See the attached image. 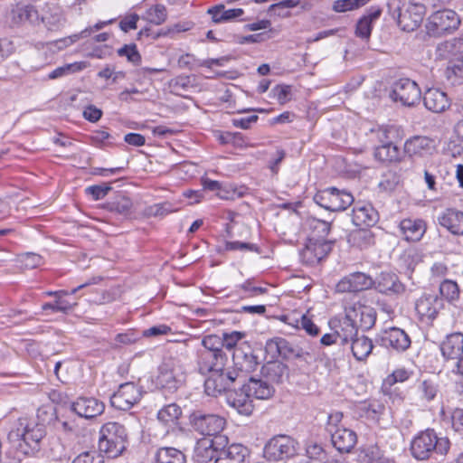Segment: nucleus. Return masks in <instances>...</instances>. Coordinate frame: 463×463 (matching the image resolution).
<instances>
[{
	"label": "nucleus",
	"mask_w": 463,
	"mask_h": 463,
	"mask_svg": "<svg viewBox=\"0 0 463 463\" xmlns=\"http://www.w3.org/2000/svg\"><path fill=\"white\" fill-rule=\"evenodd\" d=\"M46 436V427L33 419L19 418L7 435L10 443L25 455L33 456L41 449V441Z\"/></svg>",
	"instance_id": "nucleus-1"
},
{
	"label": "nucleus",
	"mask_w": 463,
	"mask_h": 463,
	"mask_svg": "<svg viewBox=\"0 0 463 463\" xmlns=\"http://www.w3.org/2000/svg\"><path fill=\"white\" fill-rule=\"evenodd\" d=\"M450 440L448 437H439L433 429L420 431L411 440L410 450L417 460H428L433 457H445L450 449Z\"/></svg>",
	"instance_id": "nucleus-2"
},
{
	"label": "nucleus",
	"mask_w": 463,
	"mask_h": 463,
	"mask_svg": "<svg viewBox=\"0 0 463 463\" xmlns=\"http://www.w3.org/2000/svg\"><path fill=\"white\" fill-rule=\"evenodd\" d=\"M128 437L126 428L115 421L105 423L99 431V449L109 458L120 456L127 449Z\"/></svg>",
	"instance_id": "nucleus-3"
},
{
	"label": "nucleus",
	"mask_w": 463,
	"mask_h": 463,
	"mask_svg": "<svg viewBox=\"0 0 463 463\" xmlns=\"http://www.w3.org/2000/svg\"><path fill=\"white\" fill-rule=\"evenodd\" d=\"M392 14H396L398 26L405 32H413L420 27L426 14L423 4L415 0H394Z\"/></svg>",
	"instance_id": "nucleus-4"
},
{
	"label": "nucleus",
	"mask_w": 463,
	"mask_h": 463,
	"mask_svg": "<svg viewBox=\"0 0 463 463\" xmlns=\"http://www.w3.org/2000/svg\"><path fill=\"white\" fill-rule=\"evenodd\" d=\"M185 381L184 365L175 358H166L158 368L156 384L169 391L177 390Z\"/></svg>",
	"instance_id": "nucleus-5"
},
{
	"label": "nucleus",
	"mask_w": 463,
	"mask_h": 463,
	"mask_svg": "<svg viewBox=\"0 0 463 463\" xmlns=\"http://www.w3.org/2000/svg\"><path fill=\"white\" fill-rule=\"evenodd\" d=\"M460 24L457 13L451 9L439 10L431 14L426 23L427 33L439 37L456 30Z\"/></svg>",
	"instance_id": "nucleus-6"
},
{
	"label": "nucleus",
	"mask_w": 463,
	"mask_h": 463,
	"mask_svg": "<svg viewBox=\"0 0 463 463\" xmlns=\"http://www.w3.org/2000/svg\"><path fill=\"white\" fill-rule=\"evenodd\" d=\"M297 442L288 435H277L264 446L263 456L269 461H281L294 457Z\"/></svg>",
	"instance_id": "nucleus-7"
},
{
	"label": "nucleus",
	"mask_w": 463,
	"mask_h": 463,
	"mask_svg": "<svg viewBox=\"0 0 463 463\" xmlns=\"http://www.w3.org/2000/svg\"><path fill=\"white\" fill-rule=\"evenodd\" d=\"M314 201L319 206L332 211H344L354 203L353 195L345 191L338 190L335 187H329L317 192L314 196Z\"/></svg>",
	"instance_id": "nucleus-8"
},
{
	"label": "nucleus",
	"mask_w": 463,
	"mask_h": 463,
	"mask_svg": "<svg viewBox=\"0 0 463 463\" xmlns=\"http://www.w3.org/2000/svg\"><path fill=\"white\" fill-rule=\"evenodd\" d=\"M190 423L196 431L207 436L206 438H211L223 430L226 420L219 415L196 411L190 415Z\"/></svg>",
	"instance_id": "nucleus-9"
},
{
	"label": "nucleus",
	"mask_w": 463,
	"mask_h": 463,
	"mask_svg": "<svg viewBox=\"0 0 463 463\" xmlns=\"http://www.w3.org/2000/svg\"><path fill=\"white\" fill-rule=\"evenodd\" d=\"M142 390L132 382L121 383L110 396V405L119 411H128L142 398Z\"/></svg>",
	"instance_id": "nucleus-10"
},
{
	"label": "nucleus",
	"mask_w": 463,
	"mask_h": 463,
	"mask_svg": "<svg viewBox=\"0 0 463 463\" xmlns=\"http://www.w3.org/2000/svg\"><path fill=\"white\" fill-rule=\"evenodd\" d=\"M390 97L394 101H400L403 106L413 107L421 98V91L418 84L410 79H400L392 87Z\"/></svg>",
	"instance_id": "nucleus-11"
},
{
	"label": "nucleus",
	"mask_w": 463,
	"mask_h": 463,
	"mask_svg": "<svg viewBox=\"0 0 463 463\" xmlns=\"http://www.w3.org/2000/svg\"><path fill=\"white\" fill-rule=\"evenodd\" d=\"M335 240H318L307 238L305 248L301 251V258L308 265L319 263L332 250Z\"/></svg>",
	"instance_id": "nucleus-12"
},
{
	"label": "nucleus",
	"mask_w": 463,
	"mask_h": 463,
	"mask_svg": "<svg viewBox=\"0 0 463 463\" xmlns=\"http://www.w3.org/2000/svg\"><path fill=\"white\" fill-rule=\"evenodd\" d=\"M241 375L235 371L222 370L220 372H213L204 381L205 392L216 397L223 392L228 391L231 386L237 381Z\"/></svg>",
	"instance_id": "nucleus-13"
},
{
	"label": "nucleus",
	"mask_w": 463,
	"mask_h": 463,
	"mask_svg": "<svg viewBox=\"0 0 463 463\" xmlns=\"http://www.w3.org/2000/svg\"><path fill=\"white\" fill-rule=\"evenodd\" d=\"M444 302L441 298L434 294H424L417 299L415 311L423 323H431L443 308Z\"/></svg>",
	"instance_id": "nucleus-14"
},
{
	"label": "nucleus",
	"mask_w": 463,
	"mask_h": 463,
	"mask_svg": "<svg viewBox=\"0 0 463 463\" xmlns=\"http://www.w3.org/2000/svg\"><path fill=\"white\" fill-rule=\"evenodd\" d=\"M233 367L236 373H250L255 371L260 364L258 356L248 344L235 348L232 354Z\"/></svg>",
	"instance_id": "nucleus-15"
},
{
	"label": "nucleus",
	"mask_w": 463,
	"mask_h": 463,
	"mask_svg": "<svg viewBox=\"0 0 463 463\" xmlns=\"http://www.w3.org/2000/svg\"><path fill=\"white\" fill-rule=\"evenodd\" d=\"M266 351L273 356L278 354L288 360L309 355L308 352L282 337L269 340L266 344Z\"/></svg>",
	"instance_id": "nucleus-16"
},
{
	"label": "nucleus",
	"mask_w": 463,
	"mask_h": 463,
	"mask_svg": "<svg viewBox=\"0 0 463 463\" xmlns=\"http://www.w3.org/2000/svg\"><path fill=\"white\" fill-rule=\"evenodd\" d=\"M435 150V141L426 136H413L403 146V152L409 157H424L432 155Z\"/></svg>",
	"instance_id": "nucleus-17"
},
{
	"label": "nucleus",
	"mask_w": 463,
	"mask_h": 463,
	"mask_svg": "<svg viewBox=\"0 0 463 463\" xmlns=\"http://www.w3.org/2000/svg\"><path fill=\"white\" fill-rule=\"evenodd\" d=\"M228 357L226 354L210 353L207 351L197 352V370L206 375L213 372L224 370Z\"/></svg>",
	"instance_id": "nucleus-18"
},
{
	"label": "nucleus",
	"mask_w": 463,
	"mask_h": 463,
	"mask_svg": "<svg viewBox=\"0 0 463 463\" xmlns=\"http://www.w3.org/2000/svg\"><path fill=\"white\" fill-rule=\"evenodd\" d=\"M380 345L385 348L392 349L396 352L406 351L411 344L408 334L398 327H391L385 330L379 338Z\"/></svg>",
	"instance_id": "nucleus-19"
},
{
	"label": "nucleus",
	"mask_w": 463,
	"mask_h": 463,
	"mask_svg": "<svg viewBox=\"0 0 463 463\" xmlns=\"http://www.w3.org/2000/svg\"><path fill=\"white\" fill-rule=\"evenodd\" d=\"M349 319L355 322L358 329L366 331L371 329L376 321L375 310L366 305L355 303L353 306L347 307Z\"/></svg>",
	"instance_id": "nucleus-20"
},
{
	"label": "nucleus",
	"mask_w": 463,
	"mask_h": 463,
	"mask_svg": "<svg viewBox=\"0 0 463 463\" xmlns=\"http://www.w3.org/2000/svg\"><path fill=\"white\" fill-rule=\"evenodd\" d=\"M373 285V279L363 272H354L343 278L335 286L340 293L358 292L369 289Z\"/></svg>",
	"instance_id": "nucleus-21"
},
{
	"label": "nucleus",
	"mask_w": 463,
	"mask_h": 463,
	"mask_svg": "<svg viewBox=\"0 0 463 463\" xmlns=\"http://www.w3.org/2000/svg\"><path fill=\"white\" fill-rule=\"evenodd\" d=\"M374 288L385 295H400L404 292L405 287L400 281L398 276L392 272H381L380 275L373 279Z\"/></svg>",
	"instance_id": "nucleus-22"
},
{
	"label": "nucleus",
	"mask_w": 463,
	"mask_h": 463,
	"mask_svg": "<svg viewBox=\"0 0 463 463\" xmlns=\"http://www.w3.org/2000/svg\"><path fill=\"white\" fill-rule=\"evenodd\" d=\"M71 409L79 416L90 419L100 415L104 411L105 405L93 397H80L72 402Z\"/></svg>",
	"instance_id": "nucleus-23"
},
{
	"label": "nucleus",
	"mask_w": 463,
	"mask_h": 463,
	"mask_svg": "<svg viewBox=\"0 0 463 463\" xmlns=\"http://www.w3.org/2000/svg\"><path fill=\"white\" fill-rule=\"evenodd\" d=\"M439 349L445 361L458 360L463 354V334H449L440 343Z\"/></svg>",
	"instance_id": "nucleus-24"
},
{
	"label": "nucleus",
	"mask_w": 463,
	"mask_h": 463,
	"mask_svg": "<svg viewBox=\"0 0 463 463\" xmlns=\"http://www.w3.org/2000/svg\"><path fill=\"white\" fill-rule=\"evenodd\" d=\"M262 378H265L272 385L284 383L289 376V369L284 363L274 360L264 364L260 370Z\"/></svg>",
	"instance_id": "nucleus-25"
},
{
	"label": "nucleus",
	"mask_w": 463,
	"mask_h": 463,
	"mask_svg": "<svg viewBox=\"0 0 463 463\" xmlns=\"http://www.w3.org/2000/svg\"><path fill=\"white\" fill-rule=\"evenodd\" d=\"M378 220V212L369 203H357L352 211V222L355 226L372 227Z\"/></svg>",
	"instance_id": "nucleus-26"
},
{
	"label": "nucleus",
	"mask_w": 463,
	"mask_h": 463,
	"mask_svg": "<svg viewBox=\"0 0 463 463\" xmlns=\"http://www.w3.org/2000/svg\"><path fill=\"white\" fill-rule=\"evenodd\" d=\"M248 457L250 450L247 447L233 443L219 450L214 463H245Z\"/></svg>",
	"instance_id": "nucleus-27"
},
{
	"label": "nucleus",
	"mask_w": 463,
	"mask_h": 463,
	"mask_svg": "<svg viewBox=\"0 0 463 463\" xmlns=\"http://www.w3.org/2000/svg\"><path fill=\"white\" fill-rule=\"evenodd\" d=\"M252 396L244 391V384L239 391L231 392L227 395L228 404L234 408L240 414L249 416L252 413L254 406Z\"/></svg>",
	"instance_id": "nucleus-28"
},
{
	"label": "nucleus",
	"mask_w": 463,
	"mask_h": 463,
	"mask_svg": "<svg viewBox=\"0 0 463 463\" xmlns=\"http://www.w3.org/2000/svg\"><path fill=\"white\" fill-rule=\"evenodd\" d=\"M425 108L434 113H442L450 106L447 94L439 89H429L423 96Z\"/></svg>",
	"instance_id": "nucleus-29"
},
{
	"label": "nucleus",
	"mask_w": 463,
	"mask_h": 463,
	"mask_svg": "<svg viewBox=\"0 0 463 463\" xmlns=\"http://www.w3.org/2000/svg\"><path fill=\"white\" fill-rule=\"evenodd\" d=\"M438 222L454 235H463V212L447 209L439 217Z\"/></svg>",
	"instance_id": "nucleus-30"
},
{
	"label": "nucleus",
	"mask_w": 463,
	"mask_h": 463,
	"mask_svg": "<svg viewBox=\"0 0 463 463\" xmlns=\"http://www.w3.org/2000/svg\"><path fill=\"white\" fill-rule=\"evenodd\" d=\"M244 391L258 400H268L275 393L274 386L262 377H250L248 383H244Z\"/></svg>",
	"instance_id": "nucleus-31"
},
{
	"label": "nucleus",
	"mask_w": 463,
	"mask_h": 463,
	"mask_svg": "<svg viewBox=\"0 0 463 463\" xmlns=\"http://www.w3.org/2000/svg\"><path fill=\"white\" fill-rule=\"evenodd\" d=\"M330 436L333 446L341 453L350 452L357 443L356 433L347 428L335 430Z\"/></svg>",
	"instance_id": "nucleus-32"
},
{
	"label": "nucleus",
	"mask_w": 463,
	"mask_h": 463,
	"mask_svg": "<svg viewBox=\"0 0 463 463\" xmlns=\"http://www.w3.org/2000/svg\"><path fill=\"white\" fill-rule=\"evenodd\" d=\"M399 227L408 241H419L427 230L426 222L421 219H403Z\"/></svg>",
	"instance_id": "nucleus-33"
},
{
	"label": "nucleus",
	"mask_w": 463,
	"mask_h": 463,
	"mask_svg": "<svg viewBox=\"0 0 463 463\" xmlns=\"http://www.w3.org/2000/svg\"><path fill=\"white\" fill-rule=\"evenodd\" d=\"M458 45L463 52V40H459ZM444 74L448 82L451 85H458L463 82V53L451 58L448 61Z\"/></svg>",
	"instance_id": "nucleus-34"
},
{
	"label": "nucleus",
	"mask_w": 463,
	"mask_h": 463,
	"mask_svg": "<svg viewBox=\"0 0 463 463\" xmlns=\"http://www.w3.org/2000/svg\"><path fill=\"white\" fill-rule=\"evenodd\" d=\"M381 14L382 9L379 6H371L367 9L366 14L361 17L356 24V36L362 39H369L373 29V23L375 22Z\"/></svg>",
	"instance_id": "nucleus-35"
},
{
	"label": "nucleus",
	"mask_w": 463,
	"mask_h": 463,
	"mask_svg": "<svg viewBox=\"0 0 463 463\" xmlns=\"http://www.w3.org/2000/svg\"><path fill=\"white\" fill-rule=\"evenodd\" d=\"M207 14L211 15L213 23L222 24L241 17L244 11L241 8L225 9L223 5H216L208 8Z\"/></svg>",
	"instance_id": "nucleus-36"
},
{
	"label": "nucleus",
	"mask_w": 463,
	"mask_h": 463,
	"mask_svg": "<svg viewBox=\"0 0 463 463\" xmlns=\"http://www.w3.org/2000/svg\"><path fill=\"white\" fill-rule=\"evenodd\" d=\"M42 21L50 30H58L65 22L61 6L54 3L47 4L43 9Z\"/></svg>",
	"instance_id": "nucleus-37"
},
{
	"label": "nucleus",
	"mask_w": 463,
	"mask_h": 463,
	"mask_svg": "<svg viewBox=\"0 0 463 463\" xmlns=\"http://www.w3.org/2000/svg\"><path fill=\"white\" fill-rule=\"evenodd\" d=\"M373 156L377 161L386 165L400 163L402 160L400 148L393 143L376 146Z\"/></svg>",
	"instance_id": "nucleus-38"
},
{
	"label": "nucleus",
	"mask_w": 463,
	"mask_h": 463,
	"mask_svg": "<svg viewBox=\"0 0 463 463\" xmlns=\"http://www.w3.org/2000/svg\"><path fill=\"white\" fill-rule=\"evenodd\" d=\"M219 450L214 447V440L212 438L200 439L194 448V455L201 463L215 459Z\"/></svg>",
	"instance_id": "nucleus-39"
},
{
	"label": "nucleus",
	"mask_w": 463,
	"mask_h": 463,
	"mask_svg": "<svg viewBox=\"0 0 463 463\" xmlns=\"http://www.w3.org/2000/svg\"><path fill=\"white\" fill-rule=\"evenodd\" d=\"M345 317L339 321L338 329L335 330L339 334V344L345 345L352 341L358 335V327L353 319L348 317V310L345 308Z\"/></svg>",
	"instance_id": "nucleus-40"
},
{
	"label": "nucleus",
	"mask_w": 463,
	"mask_h": 463,
	"mask_svg": "<svg viewBox=\"0 0 463 463\" xmlns=\"http://www.w3.org/2000/svg\"><path fill=\"white\" fill-rule=\"evenodd\" d=\"M351 342L353 355L358 361L366 359L373 351V345L372 340L364 335H357Z\"/></svg>",
	"instance_id": "nucleus-41"
},
{
	"label": "nucleus",
	"mask_w": 463,
	"mask_h": 463,
	"mask_svg": "<svg viewBox=\"0 0 463 463\" xmlns=\"http://www.w3.org/2000/svg\"><path fill=\"white\" fill-rule=\"evenodd\" d=\"M347 241L353 247L364 249L374 243V236L370 230L361 228L351 232L348 234Z\"/></svg>",
	"instance_id": "nucleus-42"
},
{
	"label": "nucleus",
	"mask_w": 463,
	"mask_h": 463,
	"mask_svg": "<svg viewBox=\"0 0 463 463\" xmlns=\"http://www.w3.org/2000/svg\"><path fill=\"white\" fill-rule=\"evenodd\" d=\"M196 87V77L194 75H179L169 81L171 91L178 95H183L182 92L189 91Z\"/></svg>",
	"instance_id": "nucleus-43"
},
{
	"label": "nucleus",
	"mask_w": 463,
	"mask_h": 463,
	"mask_svg": "<svg viewBox=\"0 0 463 463\" xmlns=\"http://www.w3.org/2000/svg\"><path fill=\"white\" fill-rule=\"evenodd\" d=\"M13 19L16 23L35 24L39 21V14L33 5H27L17 6L13 10Z\"/></svg>",
	"instance_id": "nucleus-44"
},
{
	"label": "nucleus",
	"mask_w": 463,
	"mask_h": 463,
	"mask_svg": "<svg viewBox=\"0 0 463 463\" xmlns=\"http://www.w3.org/2000/svg\"><path fill=\"white\" fill-rule=\"evenodd\" d=\"M132 206L131 199L120 194L107 203L106 208L110 212L127 216L131 213Z\"/></svg>",
	"instance_id": "nucleus-45"
},
{
	"label": "nucleus",
	"mask_w": 463,
	"mask_h": 463,
	"mask_svg": "<svg viewBox=\"0 0 463 463\" xmlns=\"http://www.w3.org/2000/svg\"><path fill=\"white\" fill-rule=\"evenodd\" d=\"M157 463H185V457L175 448H160L156 454Z\"/></svg>",
	"instance_id": "nucleus-46"
},
{
	"label": "nucleus",
	"mask_w": 463,
	"mask_h": 463,
	"mask_svg": "<svg viewBox=\"0 0 463 463\" xmlns=\"http://www.w3.org/2000/svg\"><path fill=\"white\" fill-rule=\"evenodd\" d=\"M181 414V408L175 403H171L165 405L158 411L157 419L165 425H175L176 424Z\"/></svg>",
	"instance_id": "nucleus-47"
},
{
	"label": "nucleus",
	"mask_w": 463,
	"mask_h": 463,
	"mask_svg": "<svg viewBox=\"0 0 463 463\" xmlns=\"http://www.w3.org/2000/svg\"><path fill=\"white\" fill-rule=\"evenodd\" d=\"M310 234L308 238H317L318 240H327L326 237L330 232L331 224L328 222L312 218L308 220Z\"/></svg>",
	"instance_id": "nucleus-48"
},
{
	"label": "nucleus",
	"mask_w": 463,
	"mask_h": 463,
	"mask_svg": "<svg viewBox=\"0 0 463 463\" xmlns=\"http://www.w3.org/2000/svg\"><path fill=\"white\" fill-rule=\"evenodd\" d=\"M359 410L362 416L373 420H378L383 413L385 407L378 401H368L362 402Z\"/></svg>",
	"instance_id": "nucleus-49"
},
{
	"label": "nucleus",
	"mask_w": 463,
	"mask_h": 463,
	"mask_svg": "<svg viewBox=\"0 0 463 463\" xmlns=\"http://www.w3.org/2000/svg\"><path fill=\"white\" fill-rule=\"evenodd\" d=\"M176 209L173 208V205L169 202H164L161 203H156L147 206L143 211L145 217H164L171 213L175 212Z\"/></svg>",
	"instance_id": "nucleus-50"
},
{
	"label": "nucleus",
	"mask_w": 463,
	"mask_h": 463,
	"mask_svg": "<svg viewBox=\"0 0 463 463\" xmlns=\"http://www.w3.org/2000/svg\"><path fill=\"white\" fill-rule=\"evenodd\" d=\"M167 18V11L164 5L157 4L146 12V19L156 25L162 24Z\"/></svg>",
	"instance_id": "nucleus-51"
},
{
	"label": "nucleus",
	"mask_w": 463,
	"mask_h": 463,
	"mask_svg": "<svg viewBox=\"0 0 463 463\" xmlns=\"http://www.w3.org/2000/svg\"><path fill=\"white\" fill-rule=\"evenodd\" d=\"M439 293L449 302H453L458 299L460 291L456 281L444 279L439 285Z\"/></svg>",
	"instance_id": "nucleus-52"
},
{
	"label": "nucleus",
	"mask_w": 463,
	"mask_h": 463,
	"mask_svg": "<svg viewBox=\"0 0 463 463\" xmlns=\"http://www.w3.org/2000/svg\"><path fill=\"white\" fill-rule=\"evenodd\" d=\"M203 349L201 351H207L210 353L225 354L222 350L223 341L217 335H205L202 340Z\"/></svg>",
	"instance_id": "nucleus-53"
},
{
	"label": "nucleus",
	"mask_w": 463,
	"mask_h": 463,
	"mask_svg": "<svg viewBox=\"0 0 463 463\" xmlns=\"http://www.w3.org/2000/svg\"><path fill=\"white\" fill-rule=\"evenodd\" d=\"M117 53L119 57H126L128 61L134 65H138L141 62V55L135 43L125 44L117 51Z\"/></svg>",
	"instance_id": "nucleus-54"
},
{
	"label": "nucleus",
	"mask_w": 463,
	"mask_h": 463,
	"mask_svg": "<svg viewBox=\"0 0 463 463\" xmlns=\"http://www.w3.org/2000/svg\"><path fill=\"white\" fill-rule=\"evenodd\" d=\"M368 2L369 0H336L334 2L333 9L338 13L351 11L364 6Z\"/></svg>",
	"instance_id": "nucleus-55"
},
{
	"label": "nucleus",
	"mask_w": 463,
	"mask_h": 463,
	"mask_svg": "<svg viewBox=\"0 0 463 463\" xmlns=\"http://www.w3.org/2000/svg\"><path fill=\"white\" fill-rule=\"evenodd\" d=\"M419 390L421 396L428 402L434 400L438 393V384L430 379L422 381L419 385Z\"/></svg>",
	"instance_id": "nucleus-56"
},
{
	"label": "nucleus",
	"mask_w": 463,
	"mask_h": 463,
	"mask_svg": "<svg viewBox=\"0 0 463 463\" xmlns=\"http://www.w3.org/2000/svg\"><path fill=\"white\" fill-rule=\"evenodd\" d=\"M19 261L25 269H35L43 264V257L33 252H26L19 256Z\"/></svg>",
	"instance_id": "nucleus-57"
},
{
	"label": "nucleus",
	"mask_w": 463,
	"mask_h": 463,
	"mask_svg": "<svg viewBox=\"0 0 463 463\" xmlns=\"http://www.w3.org/2000/svg\"><path fill=\"white\" fill-rule=\"evenodd\" d=\"M71 463H104V458L97 451H84L79 454Z\"/></svg>",
	"instance_id": "nucleus-58"
},
{
	"label": "nucleus",
	"mask_w": 463,
	"mask_h": 463,
	"mask_svg": "<svg viewBox=\"0 0 463 463\" xmlns=\"http://www.w3.org/2000/svg\"><path fill=\"white\" fill-rule=\"evenodd\" d=\"M297 327H301L307 334L312 336H317L320 330L318 326L307 317V314L301 316L299 320H297Z\"/></svg>",
	"instance_id": "nucleus-59"
},
{
	"label": "nucleus",
	"mask_w": 463,
	"mask_h": 463,
	"mask_svg": "<svg viewBox=\"0 0 463 463\" xmlns=\"http://www.w3.org/2000/svg\"><path fill=\"white\" fill-rule=\"evenodd\" d=\"M344 414L341 411H333L331 412L327 417V423H326V431L329 434H332L335 432V430H341L345 428L341 422L343 420Z\"/></svg>",
	"instance_id": "nucleus-60"
},
{
	"label": "nucleus",
	"mask_w": 463,
	"mask_h": 463,
	"mask_svg": "<svg viewBox=\"0 0 463 463\" xmlns=\"http://www.w3.org/2000/svg\"><path fill=\"white\" fill-rule=\"evenodd\" d=\"M244 332L232 331L231 333H223L222 341H223V346L227 349L232 350L237 348V343L245 336Z\"/></svg>",
	"instance_id": "nucleus-61"
},
{
	"label": "nucleus",
	"mask_w": 463,
	"mask_h": 463,
	"mask_svg": "<svg viewBox=\"0 0 463 463\" xmlns=\"http://www.w3.org/2000/svg\"><path fill=\"white\" fill-rule=\"evenodd\" d=\"M111 189L109 184H102L89 186L85 191L86 194L91 195L94 200H100L103 199Z\"/></svg>",
	"instance_id": "nucleus-62"
},
{
	"label": "nucleus",
	"mask_w": 463,
	"mask_h": 463,
	"mask_svg": "<svg viewBox=\"0 0 463 463\" xmlns=\"http://www.w3.org/2000/svg\"><path fill=\"white\" fill-rule=\"evenodd\" d=\"M72 307L73 306L71 303H69L67 300H64L61 298H57L52 303L48 302V303L43 304L42 308L43 310L52 309V311H55V312L67 313L72 309Z\"/></svg>",
	"instance_id": "nucleus-63"
},
{
	"label": "nucleus",
	"mask_w": 463,
	"mask_h": 463,
	"mask_svg": "<svg viewBox=\"0 0 463 463\" xmlns=\"http://www.w3.org/2000/svg\"><path fill=\"white\" fill-rule=\"evenodd\" d=\"M271 92L279 103L282 105L290 99L291 88L288 85H277L272 89Z\"/></svg>",
	"instance_id": "nucleus-64"
}]
</instances>
